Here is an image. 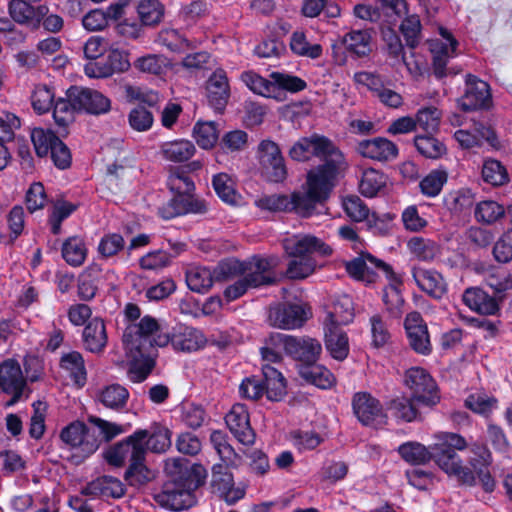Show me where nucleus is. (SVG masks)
Listing matches in <instances>:
<instances>
[{"instance_id": "nucleus-33", "label": "nucleus", "mask_w": 512, "mask_h": 512, "mask_svg": "<svg viewBox=\"0 0 512 512\" xmlns=\"http://www.w3.org/2000/svg\"><path fill=\"white\" fill-rule=\"evenodd\" d=\"M154 42L172 53H184L192 47V41L186 33L173 26H164L157 33Z\"/></svg>"}, {"instance_id": "nucleus-22", "label": "nucleus", "mask_w": 512, "mask_h": 512, "mask_svg": "<svg viewBox=\"0 0 512 512\" xmlns=\"http://www.w3.org/2000/svg\"><path fill=\"white\" fill-rule=\"evenodd\" d=\"M225 422L235 438L244 445H252L255 433L250 425L249 413L245 405L235 404L225 417Z\"/></svg>"}, {"instance_id": "nucleus-55", "label": "nucleus", "mask_w": 512, "mask_h": 512, "mask_svg": "<svg viewBox=\"0 0 512 512\" xmlns=\"http://www.w3.org/2000/svg\"><path fill=\"white\" fill-rule=\"evenodd\" d=\"M290 48L298 56L317 59L322 55V46L318 43H310L302 31H295L290 38Z\"/></svg>"}, {"instance_id": "nucleus-6", "label": "nucleus", "mask_w": 512, "mask_h": 512, "mask_svg": "<svg viewBox=\"0 0 512 512\" xmlns=\"http://www.w3.org/2000/svg\"><path fill=\"white\" fill-rule=\"evenodd\" d=\"M335 178L329 175L321 176L319 172H309L306 190L295 192L290 196V200L293 202L292 211L304 217L310 216L316 205L328 197Z\"/></svg>"}, {"instance_id": "nucleus-16", "label": "nucleus", "mask_w": 512, "mask_h": 512, "mask_svg": "<svg viewBox=\"0 0 512 512\" xmlns=\"http://www.w3.org/2000/svg\"><path fill=\"white\" fill-rule=\"evenodd\" d=\"M154 499L161 507L172 511L187 509L195 503L194 490L183 483L166 485Z\"/></svg>"}, {"instance_id": "nucleus-20", "label": "nucleus", "mask_w": 512, "mask_h": 512, "mask_svg": "<svg viewBox=\"0 0 512 512\" xmlns=\"http://www.w3.org/2000/svg\"><path fill=\"white\" fill-rule=\"evenodd\" d=\"M24 386L25 380L18 362L9 359L0 364V389L7 394H12L6 407L17 403Z\"/></svg>"}, {"instance_id": "nucleus-46", "label": "nucleus", "mask_w": 512, "mask_h": 512, "mask_svg": "<svg viewBox=\"0 0 512 512\" xmlns=\"http://www.w3.org/2000/svg\"><path fill=\"white\" fill-rule=\"evenodd\" d=\"M388 177L375 169H367L363 172L360 183V193L368 198H372L381 193L387 185Z\"/></svg>"}, {"instance_id": "nucleus-35", "label": "nucleus", "mask_w": 512, "mask_h": 512, "mask_svg": "<svg viewBox=\"0 0 512 512\" xmlns=\"http://www.w3.org/2000/svg\"><path fill=\"white\" fill-rule=\"evenodd\" d=\"M135 432H144L145 434L142 445L144 458L147 451L164 453L171 446V432L166 427L156 426L151 430L138 429Z\"/></svg>"}, {"instance_id": "nucleus-52", "label": "nucleus", "mask_w": 512, "mask_h": 512, "mask_svg": "<svg viewBox=\"0 0 512 512\" xmlns=\"http://www.w3.org/2000/svg\"><path fill=\"white\" fill-rule=\"evenodd\" d=\"M241 80L246 87L253 93L279 99L277 94L279 91L275 87L273 81H269L254 71H246L241 74Z\"/></svg>"}, {"instance_id": "nucleus-63", "label": "nucleus", "mask_w": 512, "mask_h": 512, "mask_svg": "<svg viewBox=\"0 0 512 512\" xmlns=\"http://www.w3.org/2000/svg\"><path fill=\"white\" fill-rule=\"evenodd\" d=\"M414 144L418 152L426 158L437 159L446 152L445 145L432 134L416 136Z\"/></svg>"}, {"instance_id": "nucleus-30", "label": "nucleus", "mask_w": 512, "mask_h": 512, "mask_svg": "<svg viewBox=\"0 0 512 512\" xmlns=\"http://www.w3.org/2000/svg\"><path fill=\"white\" fill-rule=\"evenodd\" d=\"M412 275L417 286L434 298H441L446 292V283L440 273L432 269L414 267Z\"/></svg>"}, {"instance_id": "nucleus-59", "label": "nucleus", "mask_w": 512, "mask_h": 512, "mask_svg": "<svg viewBox=\"0 0 512 512\" xmlns=\"http://www.w3.org/2000/svg\"><path fill=\"white\" fill-rule=\"evenodd\" d=\"M167 186L174 196H184L191 193L195 186L189 175L181 168H172L167 177Z\"/></svg>"}, {"instance_id": "nucleus-56", "label": "nucleus", "mask_w": 512, "mask_h": 512, "mask_svg": "<svg viewBox=\"0 0 512 512\" xmlns=\"http://www.w3.org/2000/svg\"><path fill=\"white\" fill-rule=\"evenodd\" d=\"M407 247L410 253L420 261H431L439 254V246L431 239L412 237Z\"/></svg>"}, {"instance_id": "nucleus-48", "label": "nucleus", "mask_w": 512, "mask_h": 512, "mask_svg": "<svg viewBox=\"0 0 512 512\" xmlns=\"http://www.w3.org/2000/svg\"><path fill=\"white\" fill-rule=\"evenodd\" d=\"M88 422L92 425L91 430H96V435L100 438V444L103 441L110 442L130 429L129 424L122 425L97 416H89Z\"/></svg>"}, {"instance_id": "nucleus-39", "label": "nucleus", "mask_w": 512, "mask_h": 512, "mask_svg": "<svg viewBox=\"0 0 512 512\" xmlns=\"http://www.w3.org/2000/svg\"><path fill=\"white\" fill-rule=\"evenodd\" d=\"M264 393L272 401L280 400L286 393L285 379L282 374L269 363L262 365Z\"/></svg>"}, {"instance_id": "nucleus-64", "label": "nucleus", "mask_w": 512, "mask_h": 512, "mask_svg": "<svg viewBox=\"0 0 512 512\" xmlns=\"http://www.w3.org/2000/svg\"><path fill=\"white\" fill-rule=\"evenodd\" d=\"M483 180L492 186H502L508 182L506 168L497 160L487 159L482 167Z\"/></svg>"}, {"instance_id": "nucleus-31", "label": "nucleus", "mask_w": 512, "mask_h": 512, "mask_svg": "<svg viewBox=\"0 0 512 512\" xmlns=\"http://www.w3.org/2000/svg\"><path fill=\"white\" fill-rule=\"evenodd\" d=\"M81 493L83 495L102 497V498H120L125 493L124 485L120 480L112 476H101L89 482Z\"/></svg>"}, {"instance_id": "nucleus-27", "label": "nucleus", "mask_w": 512, "mask_h": 512, "mask_svg": "<svg viewBox=\"0 0 512 512\" xmlns=\"http://www.w3.org/2000/svg\"><path fill=\"white\" fill-rule=\"evenodd\" d=\"M48 9L46 6L34 7L24 0H11L8 6L10 17L21 25L39 27Z\"/></svg>"}, {"instance_id": "nucleus-14", "label": "nucleus", "mask_w": 512, "mask_h": 512, "mask_svg": "<svg viewBox=\"0 0 512 512\" xmlns=\"http://www.w3.org/2000/svg\"><path fill=\"white\" fill-rule=\"evenodd\" d=\"M223 464H214L212 467L211 486L214 493H217L227 503L234 504L245 495L244 486H236L234 478Z\"/></svg>"}, {"instance_id": "nucleus-43", "label": "nucleus", "mask_w": 512, "mask_h": 512, "mask_svg": "<svg viewBox=\"0 0 512 512\" xmlns=\"http://www.w3.org/2000/svg\"><path fill=\"white\" fill-rule=\"evenodd\" d=\"M128 399V390L120 384H111L104 387L98 396V400L103 406L117 412L125 409Z\"/></svg>"}, {"instance_id": "nucleus-62", "label": "nucleus", "mask_w": 512, "mask_h": 512, "mask_svg": "<svg viewBox=\"0 0 512 512\" xmlns=\"http://www.w3.org/2000/svg\"><path fill=\"white\" fill-rule=\"evenodd\" d=\"M31 140L39 157L50 154L53 146H56V142H60L54 132L43 128H34L31 132Z\"/></svg>"}, {"instance_id": "nucleus-12", "label": "nucleus", "mask_w": 512, "mask_h": 512, "mask_svg": "<svg viewBox=\"0 0 512 512\" xmlns=\"http://www.w3.org/2000/svg\"><path fill=\"white\" fill-rule=\"evenodd\" d=\"M79 112L100 115L111 109V101L97 90L83 87H71L67 91Z\"/></svg>"}, {"instance_id": "nucleus-26", "label": "nucleus", "mask_w": 512, "mask_h": 512, "mask_svg": "<svg viewBox=\"0 0 512 512\" xmlns=\"http://www.w3.org/2000/svg\"><path fill=\"white\" fill-rule=\"evenodd\" d=\"M208 211L207 203L191 193L184 196H174L166 206L160 209L164 219H171L182 214H204Z\"/></svg>"}, {"instance_id": "nucleus-7", "label": "nucleus", "mask_w": 512, "mask_h": 512, "mask_svg": "<svg viewBox=\"0 0 512 512\" xmlns=\"http://www.w3.org/2000/svg\"><path fill=\"white\" fill-rule=\"evenodd\" d=\"M60 438L63 443L76 450L82 459L91 456L100 447V438L96 435V430H91L79 420L64 427Z\"/></svg>"}, {"instance_id": "nucleus-45", "label": "nucleus", "mask_w": 512, "mask_h": 512, "mask_svg": "<svg viewBox=\"0 0 512 512\" xmlns=\"http://www.w3.org/2000/svg\"><path fill=\"white\" fill-rule=\"evenodd\" d=\"M389 284L384 289L383 300L392 317L398 318L403 313L404 299L400 293L401 280L393 273L386 278Z\"/></svg>"}, {"instance_id": "nucleus-42", "label": "nucleus", "mask_w": 512, "mask_h": 512, "mask_svg": "<svg viewBox=\"0 0 512 512\" xmlns=\"http://www.w3.org/2000/svg\"><path fill=\"white\" fill-rule=\"evenodd\" d=\"M299 374L304 380L321 389H328L335 383L334 375L326 367L315 362L301 364Z\"/></svg>"}, {"instance_id": "nucleus-49", "label": "nucleus", "mask_w": 512, "mask_h": 512, "mask_svg": "<svg viewBox=\"0 0 512 512\" xmlns=\"http://www.w3.org/2000/svg\"><path fill=\"white\" fill-rule=\"evenodd\" d=\"M135 10L144 26L156 25L164 16V6L158 0H136Z\"/></svg>"}, {"instance_id": "nucleus-4", "label": "nucleus", "mask_w": 512, "mask_h": 512, "mask_svg": "<svg viewBox=\"0 0 512 512\" xmlns=\"http://www.w3.org/2000/svg\"><path fill=\"white\" fill-rule=\"evenodd\" d=\"M144 432H134L123 441L111 446L105 452V459L110 465L121 467L129 462L126 476L143 475L146 471L143 457Z\"/></svg>"}, {"instance_id": "nucleus-18", "label": "nucleus", "mask_w": 512, "mask_h": 512, "mask_svg": "<svg viewBox=\"0 0 512 512\" xmlns=\"http://www.w3.org/2000/svg\"><path fill=\"white\" fill-rule=\"evenodd\" d=\"M285 352L302 364L316 362L322 347L319 341L312 338H297L288 335H278Z\"/></svg>"}, {"instance_id": "nucleus-54", "label": "nucleus", "mask_w": 512, "mask_h": 512, "mask_svg": "<svg viewBox=\"0 0 512 512\" xmlns=\"http://www.w3.org/2000/svg\"><path fill=\"white\" fill-rule=\"evenodd\" d=\"M343 43L348 51L359 57L368 55L372 50L368 30H352L344 36Z\"/></svg>"}, {"instance_id": "nucleus-29", "label": "nucleus", "mask_w": 512, "mask_h": 512, "mask_svg": "<svg viewBox=\"0 0 512 512\" xmlns=\"http://www.w3.org/2000/svg\"><path fill=\"white\" fill-rule=\"evenodd\" d=\"M169 342L175 350L190 352L203 347L206 343V338L200 330L180 325L169 336Z\"/></svg>"}, {"instance_id": "nucleus-53", "label": "nucleus", "mask_w": 512, "mask_h": 512, "mask_svg": "<svg viewBox=\"0 0 512 512\" xmlns=\"http://www.w3.org/2000/svg\"><path fill=\"white\" fill-rule=\"evenodd\" d=\"M214 279V273L206 267L193 266L186 271L187 286L197 293L207 292L211 288Z\"/></svg>"}, {"instance_id": "nucleus-41", "label": "nucleus", "mask_w": 512, "mask_h": 512, "mask_svg": "<svg viewBox=\"0 0 512 512\" xmlns=\"http://www.w3.org/2000/svg\"><path fill=\"white\" fill-rule=\"evenodd\" d=\"M171 247L175 251L174 254H170L162 249L148 252L140 258V267L144 270H160L168 267L172 263V259L184 250L185 245L183 243H175Z\"/></svg>"}, {"instance_id": "nucleus-60", "label": "nucleus", "mask_w": 512, "mask_h": 512, "mask_svg": "<svg viewBox=\"0 0 512 512\" xmlns=\"http://www.w3.org/2000/svg\"><path fill=\"white\" fill-rule=\"evenodd\" d=\"M441 111L434 106H427L419 109L414 118L416 128L419 127L427 134L438 131L441 121Z\"/></svg>"}, {"instance_id": "nucleus-37", "label": "nucleus", "mask_w": 512, "mask_h": 512, "mask_svg": "<svg viewBox=\"0 0 512 512\" xmlns=\"http://www.w3.org/2000/svg\"><path fill=\"white\" fill-rule=\"evenodd\" d=\"M196 152L194 144L189 140L178 139L160 145V155L167 161L181 163L188 161Z\"/></svg>"}, {"instance_id": "nucleus-47", "label": "nucleus", "mask_w": 512, "mask_h": 512, "mask_svg": "<svg viewBox=\"0 0 512 512\" xmlns=\"http://www.w3.org/2000/svg\"><path fill=\"white\" fill-rule=\"evenodd\" d=\"M474 203L471 189L461 188L447 193L444 197L445 207L454 215H461L470 210Z\"/></svg>"}, {"instance_id": "nucleus-21", "label": "nucleus", "mask_w": 512, "mask_h": 512, "mask_svg": "<svg viewBox=\"0 0 512 512\" xmlns=\"http://www.w3.org/2000/svg\"><path fill=\"white\" fill-rule=\"evenodd\" d=\"M354 319V306L352 298L348 295L334 296L325 306L323 316L324 327H341L351 323Z\"/></svg>"}, {"instance_id": "nucleus-3", "label": "nucleus", "mask_w": 512, "mask_h": 512, "mask_svg": "<svg viewBox=\"0 0 512 512\" xmlns=\"http://www.w3.org/2000/svg\"><path fill=\"white\" fill-rule=\"evenodd\" d=\"M289 155L296 161H308L317 157L324 163L310 172H319L321 176L336 177L344 164L343 154L326 137L314 134L298 140L289 150Z\"/></svg>"}, {"instance_id": "nucleus-11", "label": "nucleus", "mask_w": 512, "mask_h": 512, "mask_svg": "<svg viewBox=\"0 0 512 512\" xmlns=\"http://www.w3.org/2000/svg\"><path fill=\"white\" fill-rule=\"evenodd\" d=\"M405 384L412 396L420 402L434 404L439 399L435 381L423 368L408 369L405 374Z\"/></svg>"}, {"instance_id": "nucleus-50", "label": "nucleus", "mask_w": 512, "mask_h": 512, "mask_svg": "<svg viewBox=\"0 0 512 512\" xmlns=\"http://www.w3.org/2000/svg\"><path fill=\"white\" fill-rule=\"evenodd\" d=\"M60 366L65 370L75 384L83 386L86 382V369L82 355L71 351L61 357Z\"/></svg>"}, {"instance_id": "nucleus-28", "label": "nucleus", "mask_w": 512, "mask_h": 512, "mask_svg": "<svg viewBox=\"0 0 512 512\" xmlns=\"http://www.w3.org/2000/svg\"><path fill=\"white\" fill-rule=\"evenodd\" d=\"M207 97L216 110H222L230 97V87L226 72L216 69L207 81Z\"/></svg>"}, {"instance_id": "nucleus-5", "label": "nucleus", "mask_w": 512, "mask_h": 512, "mask_svg": "<svg viewBox=\"0 0 512 512\" xmlns=\"http://www.w3.org/2000/svg\"><path fill=\"white\" fill-rule=\"evenodd\" d=\"M274 258L266 259L254 257L248 261L246 274L226 287L224 296L228 301H233L244 295L248 289L268 285L274 281L271 269L276 265Z\"/></svg>"}, {"instance_id": "nucleus-61", "label": "nucleus", "mask_w": 512, "mask_h": 512, "mask_svg": "<svg viewBox=\"0 0 512 512\" xmlns=\"http://www.w3.org/2000/svg\"><path fill=\"white\" fill-rule=\"evenodd\" d=\"M247 262H240L237 259H226L221 261L214 270L215 280L230 281L246 274Z\"/></svg>"}, {"instance_id": "nucleus-19", "label": "nucleus", "mask_w": 512, "mask_h": 512, "mask_svg": "<svg viewBox=\"0 0 512 512\" xmlns=\"http://www.w3.org/2000/svg\"><path fill=\"white\" fill-rule=\"evenodd\" d=\"M410 347L418 354L428 355L432 350L428 328L420 313H409L404 322Z\"/></svg>"}, {"instance_id": "nucleus-23", "label": "nucleus", "mask_w": 512, "mask_h": 512, "mask_svg": "<svg viewBox=\"0 0 512 512\" xmlns=\"http://www.w3.org/2000/svg\"><path fill=\"white\" fill-rule=\"evenodd\" d=\"M356 150L362 157L379 162L394 160L398 155L396 144L384 137L362 140Z\"/></svg>"}, {"instance_id": "nucleus-13", "label": "nucleus", "mask_w": 512, "mask_h": 512, "mask_svg": "<svg viewBox=\"0 0 512 512\" xmlns=\"http://www.w3.org/2000/svg\"><path fill=\"white\" fill-rule=\"evenodd\" d=\"M283 248L289 256H328L332 253L329 245L310 234H295L284 238Z\"/></svg>"}, {"instance_id": "nucleus-36", "label": "nucleus", "mask_w": 512, "mask_h": 512, "mask_svg": "<svg viewBox=\"0 0 512 512\" xmlns=\"http://www.w3.org/2000/svg\"><path fill=\"white\" fill-rule=\"evenodd\" d=\"M343 208L352 220L356 222L367 220L368 226L371 229H378L379 231L383 230L382 227H378V222L383 225V221H380L379 217L375 213L370 214L369 208L359 197H346L343 200Z\"/></svg>"}, {"instance_id": "nucleus-58", "label": "nucleus", "mask_w": 512, "mask_h": 512, "mask_svg": "<svg viewBox=\"0 0 512 512\" xmlns=\"http://www.w3.org/2000/svg\"><path fill=\"white\" fill-rule=\"evenodd\" d=\"M64 260L72 266H80L86 259L87 248L79 237L68 238L62 246Z\"/></svg>"}, {"instance_id": "nucleus-44", "label": "nucleus", "mask_w": 512, "mask_h": 512, "mask_svg": "<svg viewBox=\"0 0 512 512\" xmlns=\"http://www.w3.org/2000/svg\"><path fill=\"white\" fill-rule=\"evenodd\" d=\"M504 216V205L493 199H484L475 204L474 218L478 223L493 225Z\"/></svg>"}, {"instance_id": "nucleus-15", "label": "nucleus", "mask_w": 512, "mask_h": 512, "mask_svg": "<svg viewBox=\"0 0 512 512\" xmlns=\"http://www.w3.org/2000/svg\"><path fill=\"white\" fill-rule=\"evenodd\" d=\"M354 414L363 425L385 423V413L378 399L366 392H358L352 400Z\"/></svg>"}, {"instance_id": "nucleus-51", "label": "nucleus", "mask_w": 512, "mask_h": 512, "mask_svg": "<svg viewBox=\"0 0 512 512\" xmlns=\"http://www.w3.org/2000/svg\"><path fill=\"white\" fill-rule=\"evenodd\" d=\"M210 441L220 457L221 463L227 468L237 467L240 456L234 448L227 442L226 435L221 431H213Z\"/></svg>"}, {"instance_id": "nucleus-9", "label": "nucleus", "mask_w": 512, "mask_h": 512, "mask_svg": "<svg viewBox=\"0 0 512 512\" xmlns=\"http://www.w3.org/2000/svg\"><path fill=\"white\" fill-rule=\"evenodd\" d=\"M346 270L351 277L367 284L375 282L380 275L386 278L393 276L389 265L369 253H361L359 257L347 262Z\"/></svg>"}, {"instance_id": "nucleus-1", "label": "nucleus", "mask_w": 512, "mask_h": 512, "mask_svg": "<svg viewBox=\"0 0 512 512\" xmlns=\"http://www.w3.org/2000/svg\"><path fill=\"white\" fill-rule=\"evenodd\" d=\"M467 447L465 439L456 433L441 432L434 436V443L426 447L419 442H405L397 451L408 463L421 465L434 460V462L447 475L455 477L459 482L471 485L475 481L473 471L464 466L455 450Z\"/></svg>"}, {"instance_id": "nucleus-34", "label": "nucleus", "mask_w": 512, "mask_h": 512, "mask_svg": "<svg viewBox=\"0 0 512 512\" xmlns=\"http://www.w3.org/2000/svg\"><path fill=\"white\" fill-rule=\"evenodd\" d=\"M463 302L471 310L483 315H494L499 309L496 299L477 287L465 290Z\"/></svg>"}, {"instance_id": "nucleus-2", "label": "nucleus", "mask_w": 512, "mask_h": 512, "mask_svg": "<svg viewBox=\"0 0 512 512\" xmlns=\"http://www.w3.org/2000/svg\"><path fill=\"white\" fill-rule=\"evenodd\" d=\"M157 321L143 317L139 323L127 326L123 334V345L126 361L129 365L128 375L133 382L145 380L153 367L151 349L163 347L169 343L168 334H159Z\"/></svg>"}, {"instance_id": "nucleus-25", "label": "nucleus", "mask_w": 512, "mask_h": 512, "mask_svg": "<svg viewBox=\"0 0 512 512\" xmlns=\"http://www.w3.org/2000/svg\"><path fill=\"white\" fill-rule=\"evenodd\" d=\"M465 84V93L459 101L464 110L479 109L489 104L491 95L486 82L469 74L466 76Z\"/></svg>"}, {"instance_id": "nucleus-8", "label": "nucleus", "mask_w": 512, "mask_h": 512, "mask_svg": "<svg viewBox=\"0 0 512 512\" xmlns=\"http://www.w3.org/2000/svg\"><path fill=\"white\" fill-rule=\"evenodd\" d=\"M258 159L262 175L270 182H282L287 176L284 158L278 145L263 140L258 146Z\"/></svg>"}, {"instance_id": "nucleus-10", "label": "nucleus", "mask_w": 512, "mask_h": 512, "mask_svg": "<svg viewBox=\"0 0 512 512\" xmlns=\"http://www.w3.org/2000/svg\"><path fill=\"white\" fill-rule=\"evenodd\" d=\"M310 309L303 304H279L269 310V322L272 326L291 330L301 327L309 318Z\"/></svg>"}, {"instance_id": "nucleus-24", "label": "nucleus", "mask_w": 512, "mask_h": 512, "mask_svg": "<svg viewBox=\"0 0 512 512\" xmlns=\"http://www.w3.org/2000/svg\"><path fill=\"white\" fill-rule=\"evenodd\" d=\"M443 41L434 40L429 44V49L433 55V66L436 77L442 78L446 75V65L448 60L454 56L457 47V41L445 29H440Z\"/></svg>"}, {"instance_id": "nucleus-57", "label": "nucleus", "mask_w": 512, "mask_h": 512, "mask_svg": "<svg viewBox=\"0 0 512 512\" xmlns=\"http://www.w3.org/2000/svg\"><path fill=\"white\" fill-rule=\"evenodd\" d=\"M387 416L390 415L396 421L412 422L417 418V410L412 402L400 397L389 402L386 408Z\"/></svg>"}, {"instance_id": "nucleus-40", "label": "nucleus", "mask_w": 512, "mask_h": 512, "mask_svg": "<svg viewBox=\"0 0 512 512\" xmlns=\"http://www.w3.org/2000/svg\"><path fill=\"white\" fill-rule=\"evenodd\" d=\"M83 341L87 350L98 353L104 349L107 344V334L102 319L93 318L83 331Z\"/></svg>"}, {"instance_id": "nucleus-38", "label": "nucleus", "mask_w": 512, "mask_h": 512, "mask_svg": "<svg viewBox=\"0 0 512 512\" xmlns=\"http://www.w3.org/2000/svg\"><path fill=\"white\" fill-rule=\"evenodd\" d=\"M325 346L330 355L339 361L349 354V342L346 333L336 326L324 327Z\"/></svg>"}, {"instance_id": "nucleus-17", "label": "nucleus", "mask_w": 512, "mask_h": 512, "mask_svg": "<svg viewBox=\"0 0 512 512\" xmlns=\"http://www.w3.org/2000/svg\"><path fill=\"white\" fill-rule=\"evenodd\" d=\"M454 138L462 149H473L480 147L484 142L496 147L498 144L494 131L479 122L471 124L455 131Z\"/></svg>"}, {"instance_id": "nucleus-32", "label": "nucleus", "mask_w": 512, "mask_h": 512, "mask_svg": "<svg viewBox=\"0 0 512 512\" xmlns=\"http://www.w3.org/2000/svg\"><path fill=\"white\" fill-rule=\"evenodd\" d=\"M132 67L139 73L163 78L171 69L172 63L163 54L148 53L137 57Z\"/></svg>"}]
</instances>
